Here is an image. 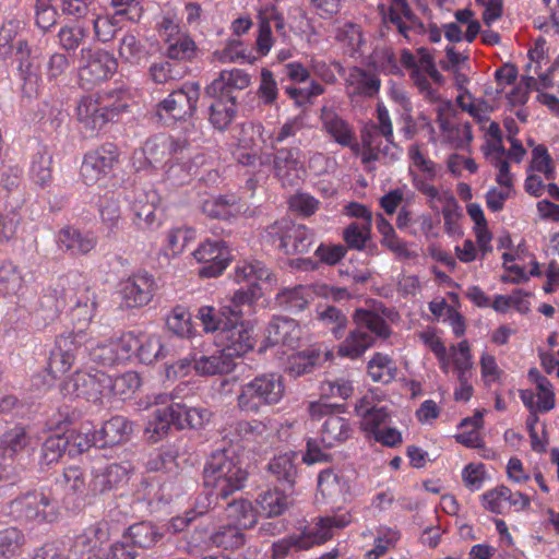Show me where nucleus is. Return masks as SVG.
<instances>
[{
	"mask_svg": "<svg viewBox=\"0 0 559 559\" xmlns=\"http://www.w3.org/2000/svg\"><path fill=\"white\" fill-rule=\"evenodd\" d=\"M519 395L528 411L548 413L556 407L555 388L548 379H539L535 390H520Z\"/></svg>",
	"mask_w": 559,
	"mask_h": 559,
	"instance_id": "nucleus-31",
	"label": "nucleus"
},
{
	"mask_svg": "<svg viewBox=\"0 0 559 559\" xmlns=\"http://www.w3.org/2000/svg\"><path fill=\"white\" fill-rule=\"evenodd\" d=\"M350 433L349 424L346 418L338 415H330L322 425L320 440L326 448L335 447L346 439Z\"/></svg>",
	"mask_w": 559,
	"mask_h": 559,
	"instance_id": "nucleus-41",
	"label": "nucleus"
},
{
	"mask_svg": "<svg viewBox=\"0 0 559 559\" xmlns=\"http://www.w3.org/2000/svg\"><path fill=\"white\" fill-rule=\"evenodd\" d=\"M222 349L235 361L253 348L252 326L242 320L228 319L219 333Z\"/></svg>",
	"mask_w": 559,
	"mask_h": 559,
	"instance_id": "nucleus-18",
	"label": "nucleus"
},
{
	"mask_svg": "<svg viewBox=\"0 0 559 559\" xmlns=\"http://www.w3.org/2000/svg\"><path fill=\"white\" fill-rule=\"evenodd\" d=\"M52 154L47 147H39L33 155L29 166L31 180L40 187L47 186L52 179Z\"/></svg>",
	"mask_w": 559,
	"mask_h": 559,
	"instance_id": "nucleus-45",
	"label": "nucleus"
},
{
	"mask_svg": "<svg viewBox=\"0 0 559 559\" xmlns=\"http://www.w3.org/2000/svg\"><path fill=\"white\" fill-rule=\"evenodd\" d=\"M24 535L14 527L0 531V559H12L22 554Z\"/></svg>",
	"mask_w": 559,
	"mask_h": 559,
	"instance_id": "nucleus-60",
	"label": "nucleus"
},
{
	"mask_svg": "<svg viewBox=\"0 0 559 559\" xmlns=\"http://www.w3.org/2000/svg\"><path fill=\"white\" fill-rule=\"evenodd\" d=\"M67 448L70 454H79L87 451L91 447H99L97 435L92 432L90 425H83L79 430H71L64 436Z\"/></svg>",
	"mask_w": 559,
	"mask_h": 559,
	"instance_id": "nucleus-54",
	"label": "nucleus"
},
{
	"mask_svg": "<svg viewBox=\"0 0 559 559\" xmlns=\"http://www.w3.org/2000/svg\"><path fill=\"white\" fill-rule=\"evenodd\" d=\"M146 400V407L157 406L145 428L147 438L153 442L164 438L171 426L178 429H198L205 426L212 416L207 408L173 402L171 395L166 393L153 394Z\"/></svg>",
	"mask_w": 559,
	"mask_h": 559,
	"instance_id": "nucleus-1",
	"label": "nucleus"
},
{
	"mask_svg": "<svg viewBox=\"0 0 559 559\" xmlns=\"http://www.w3.org/2000/svg\"><path fill=\"white\" fill-rule=\"evenodd\" d=\"M400 539V533L390 527H379L374 537L373 548L365 554L366 559H379L393 548Z\"/></svg>",
	"mask_w": 559,
	"mask_h": 559,
	"instance_id": "nucleus-64",
	"label": "nucleus"
},
{
	"mask_svg": "<svg viewBox=\"0 0 559 559\" xmlns=\"http://www.w3.org/2000/svg\"><path fill=\"white\" fill-rule=\"evenodd\" d=\"M160 199L155 190L139 192L132 203L133 223L140 229H151L159 225L156 215Z\"/></svg>",
	"mask_w": 559,
	"mask_h": 559,
	"instance_id": "nucleus-28",
	"label": "nucleus"
},
{
	"mask_svg": "<svg viewBox=\"0 0 559 559\" xmlns=\"http://www.w3.org/2000/svg\"><path fill=\"white\" fill-rule=\"evenodd\" d=\"M213 55L222 63H252L254 61L240 39H229L222 49H216Z\"/></svg>",
	"mask_w": 559,
	"mask_h": 559,
	"instance_id": "nucleus-55",
	"label": "nucleus"
},
{
	"mask_svg": "<svg viewBox=\"0 0 559 559\" xmlns=\"http://www.w3.org/2000/svg\"><path fill=\"white\" fill-rule=\"evenodd\" d=\"M247 472L229 450L216 451L204 467V485L222 498L240 490L247 480Z\"/></svg>",
	"mask_w": 559,
	"mask_h": 559,
	"instance_id": "nucleus-3",
	"label": "nucleus"
},
{
	"mask_svg": "<svg viewBox=\"0 0 559 559\" xmlns=\"http://www.w3.org/2000/svg\"><path fill=\"white\" fill-rule=\"evenodd\" d=\"M203 162L202 155L192 156L186 147L181 148L164 165L165 179L175 186L188 182Z\"/></svg>",
	"mask_w": 559,
	"mask_h": 559,
	"instance_id": "nucleus-25",
	"label": "nucleus"
},
{
	"mask_svg": "<svg viewBox=\"0 0 559 559\" xmlns=\"http://www.w3.org/2000/svg\"><path fill=\"white\" fill-rule=\"evenodd\" d=\"M192 255L197 262L205 264L199 271L202 277L221 275L230 261V252L225 242L221 240H204L193 251Z\"/></svg>",
	"mask_w": 559,
	"mask_h": 559,
	"instance_id": "nucleus-19",
	"label": "nucleus"
},
{
	"mask_svg": "<svg viewBox=\"0 0 559 559\" xmlns=\"http://www.w3.org/2000/svg\"><path fill=\"white\" fill-rule=\"evenodd\" d=\"M136 361L150 365L166 356L162 337L156 334H138Z\"/></svg>",
	"mask_w": 559,
	"mask_h": 559,
	"instance_id": "nucleus-42",
	"label": "nucleus"
},
{
	"mask_svg": "<svg viewBox=\"0 0 559 559\" xmlns=\"http://www.w3.org/2000/svg\"><path fill=\"white\" fill-rule=\"evenodd\" d=\"M57 243L61 250L73 254H85L96 246V237L91 233H81L72 227H64L57 235Z\"/></svg>",
	"mask_w": 559,
	"mask_h": 559,
	"instance_id": "nucleus-36",
	"label": "nucleus"
},
{
	"mask_svg": "<svg viewBox=\"0 0 559 559\" xmlns=\"http://www.w3.org/2000/svg\"><path fill=\"white\" fill-rule=\"evenodd\" d=\"M108 537L109 531L107 523H97L87 527L82 534L76 536L74 547L81 552L88 551L106 542Z\"/></svg>",
	"mask_w": 559,
	"mask_h": 559,
	"instance_id": "nucleus-57",
	"label": "nucleus"
},
{
	"mask_svg": "<svg viewBox=\"0 0 559 559\" xmlns=\"http://www.w3.org/2000/svg\"><path fill=\"white\" fill-rule=\"evenodd\" d=\"M157 290L153 275L140 271L120 282L119 293L122 305L127 308H140L148 305Z\"/></svg>",
	"mask_w": 559,
	"mask_h": 559,
	"instance_id": "nucleus-15",
	"label": "nucleus"
},
{
	"mask_svg": "<svg viewBox=\"0 0 559 559\" xmlns=\"http://www.w3.org/2000/svg\"><path fill=\"white\" fill-rule=\"evenodd\" d=\"M318 488L323 497L335 498L347 492L348 484L332 469L319 474Z\"/></svg>",
	"mask_w": 559,
	"mask_h": 559,
	"instance_id": "nucleus-63",
	"label": "nucleus"
},
{
	"mask_svg": "<svg viewBox=\"0 0 559 559\" xmlns=\"http://www.w3.org/2000/svg\"><path fill=\"white\" fill-rule=\"evenodd\" d=\"M401 61L411 71V78L420 93L431 100L436 99V93L430 85V80L441 84L443 76L437 70L431 55L425 48H419L417 56H414L408 50H403Z\"/></svg>",
	"mask_w": 559,
	"mask_h": 559,
	"instance_id": "nucleus-9",
	"label": "nucleus"
},
{
	"mask_svg": "<svg viewBox=\"0 0 559 559\" xmlns=\"http://www.w3.org/2000/svg\"><path fill=\"white\" fill-rule=\"evenodd\" d=\"M195 238V231L189 227H177L167 231L164 250L167 255L177 257L183 252L188 242Z\"/></svg>",
	"mask_w": 559,
	"mask_h": 559,
	"instance_id": "nucleus-62",
	"label": "nucleus"
},
{
	"mask_svg": "<svg viewBox=\"0 0 559 559\" xmlns=\"http://www.w3.org/2000/svg\"><path fill=\"white\" fill-rule=\"evenodd\" d=\"M127 108V104L120 99L110 102L109 95L83 96L76 106V118L82 127L92 133L99 131L112 121Z\"/></svg>",
	"mask_w": 559,
	"mask_h": 559,
	"instance_id": "nucleus-6",
	"label": "nucleus"
},
{
	"mask_svg": "<svg viewBox=\"0 0 559 559\" xmlns=\"http://www.w3.org/2000/svg\"><path fill=\"white\" fill-rule=\"evenodd\" d=\"M15 62L21 80H23V91L28 96L37 92L40 82L39 63L37 57L33 55L31 46L25 39H17L14 49Z\"/></svg>",
	"mask_w": 559,
	"mask_h": 559,
	"instance_id": "nucleus-22",
	"label": "nucleus"
},
{
	"mask_svg": "<svg viewBox=\"0 0 559 559\" xmlns=\"http://www.w3.org/2000/svg\"><path fill=\"white\" fill-rule=\"evenodd\" d=\"M368 374L373 382L390 383L397 374L396 362L389 355L374 353L368 362Z\"/></svg>",
	"mask_w": 559,
	"mask_h": 559,
	"instance_id": "nucleus-47",
	"label": "nucleus"
},
{
	"mask_svg": "<svg viewBox=\"0 0 559 559\" xmlns=\"http://www.w3.org/2000/svg\"><path fill=\"white\" fill-rule=\"evenodd\" d=\"M119 57L131 64H139L147 58L144 44L132 33L124 34L118 45Z\"/></svg>",
	"mask_w": 559,
	"mask_h": 559,
	"instance_id": "nucleus-51",
	"label": "nucleus"
},
{
	"mask_svg": "<svg viewBox=\"0 0 559 559\" xmlns=\"http://www.w3.org/2000/svg\"><path fill=\"white\" fill-rule=\"evenodd\" d=\"M118 64L114 56L102 49L84 48L81 50L79 83L90 90L108 80L117 71Z\"/></svg>",
	"mask_w": 559,
	"mask_h": 559,
	"instance_id": "nucleus-8",
	"label": "nucleus"
},
{
	"mask_svg": "<svg viewBox=\"0 0 559 559\" xmlns=\"http://www.w3.org/2000/svg\"><path fill=\"white\" fill-rule=\"evenodd\" d=\"M301 337L299 324L288 318H273L266 328L265 342L269 346L283 345L294 349Z\"/></svg>",
	"mask_w": 559,
	"mask_h": 559,
	"instance_id": "nucleus-29",
	"label": "nucleus"
},
{
	"mask_svg": "<svg viewBox=\"0 0 559 559\" xmlns=\"http://www.w3.org/2000/svg\"><path fill=\"white\" fill-rule=\"evenodd\" d=\"M356 329L338 346V355L350 359L361 356L373 343V335L388 337L390 328L379 314L357 309L354 314Z\"/></svg>",
	"mask_w": 559,
	"mask_h": 559,
	"instance_id": "nucleus-4",
	"label": "nucleus"
},
{
	"mask_svg": "<svg viewBox=\"0 0 559 559\" xmlns=\"http://www.w3.org/2000/svg\"><path fill=\"white\" fill-rule=\"evenodd\" d=\"M192 360L194 371L202 377L225 374L233 371L236 366L230 354H226L222 348H217L209 355L195 349Z\"/></svg>",
	"mask_w": 559,
	"mask_h": 559,
	"instance_id": "nucleus-27",
	"label": "nucleus"
},
{
	"mask_svg": "<svg viewBox=\"0 0 559 559\" xmlns=\"http://www.w3.org/2000/svg\"><path fill=\"white\" fill-rule=\"evenodd\" d=\"M164 44L165 53L171 60H189L195 52L194 41L185 33L166 39Z\"/></svg>",
	"mask_w": 559,
	"mask_h": 559,
	"instance_id": "nucleus-58",
	"label": "nucleus"
},
{
	"mask_svg": "<svg viewBox=\"0 0 559 559\" xmlns=\"http://www.w3.org/2000/svg\"><path fill=\"white\" fill-rule=\"evenodd\" d=\"M266 236L287 254L306 253L313 241V235L306 226L287 221L270 226Z\"/></svg>",
	"mask_w": 559,
	"mask_h": 559,
	"instance_id": "nucleus-11",
	"label": "nucleus"
},
{
	"mask_svg": "<svg viewBox=\"0 0 559 559\" xmlns=\"http://www.w3.org/2000/svg\"><path fill=\"white\" fill-rule=\"evenodd\" d=\"M86 341V333L79 329L76 332H69L59 335L53 349L50 353L48 371L56 378L70 370L75 361L76 355L83 343Z\"/></svg>",
	"mask_w": 559,
	"mask_h": 559,
	"instance_id": "nucleus-13",
	"label": "nucleus"
},
{
	"mask_svg": "<svg viewBox=\"0 0 559 559\" xmlns=\"http://www.w3.org/2000/svg\"><path fill=\"white\" fill-rule=\"evenodd\" d=\"M322 131L336 144L348 147L361 158L362 142L358 143L355 129L334 108L323 106L320 111Z\"/></svg>",
	"mask_w": 559,
	"mask_h": 559,
	"instance_id": "nucleus-14",
	"label": "nucleus"
},
{
	"mask_svg": "<svg viewBox=\"0 0 559 559\" xmlns=\"http://www.w3.org/2000/svg\"><path fill=\"white\" fill-rule=\"evenodd\" d=\"M332 356V352L325 346L311 347L293 354L288 359L287 370L292 376L299 377L309 372L313 366L331 359Z\"/></svg>",
	"mask_w": 559,
	"mask_h": 559,
	"instance_id": "nucleus-34",
	"label": "nucleus"
},
{
	"mask_svg": "<svg viewBox=\"0 0 559 559\" xmlns=\"http://www.w3.org/2000/svg\"><path fill=\"white\" fill-rule=\"evenodd\" d=\"M350 522L352 515L349 512L317 518L295 533L298 538V548L308 550L313 546L322 545L334 536L335 530L344 528Z\"/></svg>",
	"mask_w": 559,
	"mask_h": 559,
	"instance_id": "nucleus-10",
	"label": "nucleus"
},
{
	"mask_svg": "<svg viewBox=\"0 0 559 559\" xmlns=\"http://www.w3.org/2000/svg\"><path fill=\"white\" fill-rule=\"evenodd\" d=\"M273 170L283 186H293L300 179L302 165L298 148H281L273 159Z\"/></svg>",
	"mask_w": 559,
	"mask_h": 559,
	"instance_id": "nucleus-30",
	"label": "nucleus"
},
{
	"mask_svg": "<svg viewBox=\"0 0 559 559\" xmlns=\"http://www.w3.org/2000/svg\"><path fill=\"white\" fill-rule=\"evenodd\" d=\"M200 96V85L187 82L181 88L174 91L158 107L159 112L165 111L174 119H185L192 116Z\"/></svg>",
	"mask_w": 559,
	"mask_h": 559,
	"instance_id": "nucleus-21",
	"label": "nucleus"
},
{
	"mask_svg": "<svg viewBox=\"0 0 559 559\" xmlns=\"http://www.w3.org/2000/svg\"><path fill=\"white\" fill-rule=\"evenodd\" d=\"M130 432L131 424L122 416L110 418L98 431H95L100 448L124 441Z\"/></svg>",
	"mask_w": 559,
	"mask_h": 559,
	"instance_id": "nucleus-40",
	"label": "nucleus"
},
{
	"mask_svg": "<svg viewBox=\"0 0 559 559\" xmlns=\"http://www.w3.org/2000/svg\"><path fill=\"white\" fill-rule=\"evenodd\" d=\"M438 121L444 142L452 144L456 148H463L472 141L473 134L468 123L453 124L441 115H439Z\"/></svg>",
	"mask_w": 559,
	"mask_h": 559,
	"instance_id": "nucleus-49",
	"label": "nucleus"
},
{
	"mask_svg": "<svg viewBox=\"0 0 559 559\" xmlns=\"http://www.w3.org/2000/svg\"><path fill=\"white\" fill-rule=\"evenodd\" d=\"M119 152L111 143L87 152L81 165V178L86 186L106 187L118 163Z\"/></svg>",
	"mask_w": 559,
	"mask_h": 559,
	"instance_id": "nucleus-7",
	"label": "nucleus"
},
{
	"mask_svg": "<svg viewBox=\"0 0 559 559\" xmlns=\"http://www.w3.org/2000/svg\"><path fill=\"white\" fill-rule=\"evenodd\" d=\"M527 171L543 175L545 180H554L556 178L555 162L545 145L539 144L532 150Z\"/></svg>",
	"mask_w": 559,
	"mask_h": 559,
	"instance_id": "nucleus-56",
	"label": "nucleus"
},
{
	"mask_svg": "<svg viewBox=\"0 0 559 559\" xmlns=\"http://www.w3.org/2000/svg\"><path fill=\"white\" fill-rule=\"evenodd\" d=\"M280 306L290 311H301L310 301V289L307 286L285 288L276 296Z\"/></svg>",
	"mask_w": 559,
	"mask_h": 559,
	"instance_id": "nucleus-59",
	"label": "nucleus"
},
{
	"mask_svg": "<svg viewBox=\"0 0 559 559\" xmlns=\"http://www.w3.org/2000/svg\"><path fill=\"white\" fill-rule=\"evenodd\" d=\"M203 212L212 218L231 221L241 216H251L254 211L234 194L207 199L202 205Z\"/></svg>",
	"mask_w": 559,
	"mask_h": 559,
	"instance_id": "nucleus-23",
	"label": "nucleus"
},
{
	"mask_svg": "<svg viewBox=\"0 0 559 559\" xmlns=\"http://www.w3.org/2000/svg\"><path fill=\"white\" fill-rule=\"evenodd\" d=\"M83 344L88 350L90 357L93 361L108 366L119 362L115 340H108L100 343L86 336V341Z\"/></svg>",
	"mask_w": 559,
	"mask_h": 559,
	"instance_id": "nucleus-53",
	"label": "nucleus"
},
{
	"mask_svg": "<svg viewBox=\"0 0 559 559\" xmlns=\"http://www.w3.org/2000/svg\"><path fill=\"white\" fill-rule=\"evenodd\" d=\"M295 452H286L276 455L269 464V471L276 477L278 481L293 486L297 476Z\"/></svg>",
	"mask_w": 559,
	"mask_h": 559,
	"instance_id": "nucleus-50",
	"label": "nucleus"
},
{
	"mask_svg": "<svg viewBox=\"0 0 559 559\" xmlns=\"http://www.w3.org/2000/svg\"><path fill=\"white\" fill-rule=\"evenodd\" d=\"M186 143L177 141L166 134H157L148 139L143 147V154L150 164H166L174 155H177Z\"/></svg>",
	"mask_w": 559,
	"mask_h": 559,
	"instance_id": "nucleus-32",
	"label": "nucleus"
},
{
	"mask_svg": "<svg viewBox=\"0 0 559 559\" xmlns=\"http://www.w3.org/2000/svg\"><path fill=\"white\" fill-rule=\"evenodd\" d=\"M251 84V76L242 69L223 70L206 87L210 97L236 98L235 91H242Z\"/></svg>",
	"mask_w": 559,
	"mask_h": 559,
	"instance_id": "nucleus-26",
	"label": "nucleus"
},
{
	"mask_svg": "<svg viewBox=\"0 0 559 559\" xmlns=\"http://www.w3.org/2000/svg\"><path fill=\"white\" fill-rule=\"evenodd\" d=\"M466 212L473 222V233L476 238V243L481 255L492 251V234L488 228V222L480 204L469 202L466 205Z\"/></svg>",
	"mask_w": 559,
	"mask_h": 559,
	"instance_id": "nucleus-37",
	"label": "nucleus"
},
{
	"mask_svg": "<svg viewBox=\"0 0 559 559\" xmlns=\"http://www.w3.org/2000/svg\"><path fill=\"white\" fill-rule=\"evenodd\" d=\"M414 188L426 197L429 206L435 211H441L445 206L453 207L456 202L453 193L444 188H438L431 185L427 179L418 174L411 171Z\"/></svg>",
	"mask_w": 559,
	"mask_h": 559,
	"instance_id": "nucleus-35",
	"label": "nucleus"
},
{
	"mask_svg": "<svg viewBox=\"0 0 559 559\" xmlns=\"http://www.w3.org/2000/svg\"><path fill=\"white\" fill-rule=\"evenodd\" d=\"M25 24L22 20L11 19L5 21L0 28V55L9 58L15 49L14 39L23 32Z\"/></svg>",
	"mask_w": 559,
	"mask_h": 559,
	"instance_id": "nucleus-61",
	"label": "nucleus"
},
{
	"mask_svg": "<svg viewBox=\"0 0 559 559\" xmlns=\"http://www.w3.org/2000/svg\"><path fill=\"white\" fill-rule=\"evenodd\" d=\"M361 163L373 168L374 163L390 165L401 157V148L394 143L393 124L389 110L383 105L377 107V124L361 132Z\"/></svg>",
	"mask_w": 559,
	"mask_h": 559,
	"instance_id": "nucleus-2",
	"label": "nucleus"
},
{
	"mask_svg": "<svg viewBox=\"0 0 559 559\" xmlns=\"http://www.w3.org/2000/svg\"><path fill=\"white\" fill-rule=\"evenodd\" d=\"M58 483L66 497L71 499L83 498L90 492L86 475L79 466L67 467Z\"/></svg>",
	"mask_w": 559,
	"mask_h": 559,
	"instance_id": "nucleus-43",
	"label": "nucleus"
},
{
	"mask_svg": "<svg viewBox=\"0 0 559 559\" xmlns=\"http://www.w3.org/2000/svg\"><path fill=\"white\" fill-rule=\"evenodd\" d=\"M285 385L282 376L264 373L241 385L237 395V407L245 413H259L263 406L280 403Z\"/></svg>",
	"mask_w": 559,
	"mask_h": 559,
	"instance_id": "nucleus-5",
	"label": "nucleus"
},
{
	"mask_svg": "<svg viewBox=\"0 0 559 559\" xmlns=\"http://www.w3.org/2000/svg\"><path fill=\"white\" fill-rule=\"evenodd\" d=\"M106 383H109L108 374L103 371H76L62 383L61 393L69 397L95 401L104 396Z\"/></svg>",
	"mask_w": 559,
	"mask_h": 559,
	"instance_id": "nucleus-17",
	"label": "nucleus"
},
{
	"mask_svg": "<svg viewBox=\"0 0 559 559\" xmlns=\"http://www.w3.org/2000/svg\"><path fill=\"white\" fill-rule=\"evenodd\" d=\"M264 127L260 123L247 122L240 126L237 136V146L234 151L236 160L245 166L252 165L257 158L261 165H270L271 156H258L259 142L265 143L263 138Z\"/></svg>",
	"mask_w": 559,
	"mask_h": 559,
	"instance_id": "nucleus-16",
	"label": "nucleus"
},
{
	"mask_svg": "<svg viewBox=\"0 0 559 559\" xmlns=\"http://www.w3.org/2000/svg\"><path fill=\"white\" fill-rule=\"evenodd\" d=\"M243 530L226 521L212 534L211 540L213 545L225 549L239 548L245 543Z\"/></svg>",
	"mask_w": 559,
	"mask_h": 559,
	"instance_id": "nucleus-52",
	"label": "nucleus"
},
{
	"mask_svg": "<svg viewBox=\"0 0 559 559\" xmlns=\"http://www.w3.org/2000/svg\"><path fill=\"white\" fill-rule=\"evenodd\" d=\"M10 515L21 521L52 522L57 519V508L47 495L33 491L10 503Z\"/></svg>",
	"mask_w": 559,
	"mask_h": 559,
	"instance_id": "nucleus-12",
	"label": "nucleus"
},
{
	"mask_svg": "<svg viewBox=\"0 0 559 559\" xmlns=\"http://www.w3.org/2000/svg\"><path fill=\"white\" fill-rule=\"evenodd\" d=\"M129 471L130 464L128 463H114L106 467L96 468L88 483L90 492L92 495H98L112 489L127 479Z\"/></svg>",
	"mask_w": 559,
	"mask_h": 559,
	"instance_id": "nucleus-33",
	"label": "nucleus"
},
{
	"mask_svg": "<svg viewBox=\"0 0 559 559\" xmlns=\"http://www.w3.org/2000/svg\"><path fill=\"white\" fill-rule=\"evenodd\" d=\"M210 106V122L217 130H225L235 119L237 114V98L213 97Z\"/></svg>",
	"mask_w": 559,
	"mask_h": 559,
	"instance_id": "nucleus-44",
	"label": "nucleus"
},
{
	"mask_svg": "<svg viewBox=\"0 0 559 559\" xmlns=\"http://www.w3.org/2000/svg\"><path fill=\"white\" fill-rule=\"evenodd\" d=\"M271 271L258 260H242L234 270V281L238 284L248 283L250 287H258L259 282H271Z\"/></svg>",
	"mask_w": 559,
	"mask_h": 559,
	"instance_id": "nucleus-39",
	"label": "nucleus"
},
{
	"mask_svg": "<svg viewBox=\"0 0 559 559\" xmlns=\"http://www.w3.org/2000/svg\"><path fill=\"white\" fill-rule=\"evenodd\" d=\"M225 516L227 522L245 530L252 527L258 521L251 502L242 499L229 503L225 510Z\"/></svg>",
	"mask_w": 559,
	"mask_h": 559,
	"instance_id": "nucleus-48",
	"label": "nucleus"
},
{
	"mask_svg": "<svg viewBox=\"0 0 559 559\" xmlns=\"http://www.w3.org/2000/svg\"><path fill=\"white\" fill-rule=\"evenodd\" d=\"M376 393L370 391L355 405V413L360 417V428L368 437H372L382 429L381 426L385 425L390 418L386 407L376 404Z\"/></svg>",
	"mask_w": 559,
	"mask_h": 559,
	"instance_id": "nucleus-24",
	"label": "nucleus"
},
{
	"mask_svg": "<svg viewBox=\"0 0 559 559\" xmlns=\"http://www.w3.org/2000/svg\"><path fill=\"white\" fill-rule=\"evenodd\" d=\"M480 503L490 513L507 514L511 510L522 511L527 509L531 500L528 496L520 491H512L506 486H498L485 491L480 496Z\"/></svg>",
	"mask_w": 559,
	"mask_h": 559,
	"instance_id": "nucleus-20",
	"label": "nucleus"
},
{
	"mask_svg": "<svg viewBox=\"0 0 559 559\" xmlns=\"http://www.w3.org/2000/svg\"><path fill=\"white\" fill-rule=\"evenodd\" d=\"M108 382L105 384L104 396L116 395L121 399H128L141 386L140 376L134 371H129L115 378L108 376Z\"/></svg>",
	"mask_w": 559,
	"mask_h": 559,
	"instance_id": "nucleus-46",
	"label": "nucleus"
},
{
	"mask_svg": "<svg viewBox=\"0 0 559 559\" xmlns=\"http://www.w3.org/2000/svg\"><path fill=\"white\" fill-rule=\"evenodd\" d=\"M345 82L346 92L350 97L358 95L372 96L380 87V81L373 74L356 67L348 70Z\"/></svg>",
	"mask_w": 559,
	"mask_h": 559,
	"instance_id": "nucleus-38",
	"label": "nucleus"
}]
</instances>
